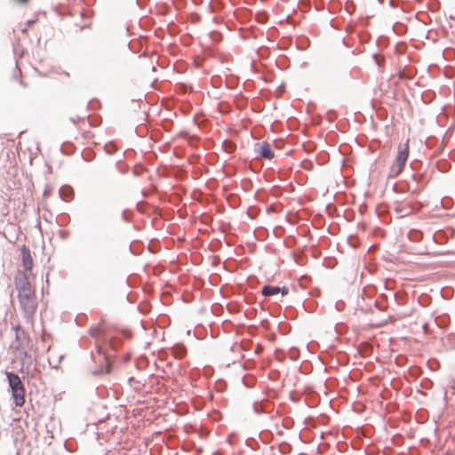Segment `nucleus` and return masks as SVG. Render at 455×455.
Wrapping results in <instances>:
<instances>
[{
    "instance_id": "nucleus-2",
    "label": "nucleus",
    "mask_w": 455,
    "mask_h": 455,
    "mask_svg": "<svg viewBox=\"0 0 455 455\" xmlns=\"http://www.w3.org/2000/svg\"><path fill=\"white\" fill-rule=\"evenodd\" d=\"M409 152V140L398 146L396 156L389 167L387 174L388 179H395L402 173L408 160Z\"/></svg>"
},
{
    "instance_id": "nucleus-9",
    "label": "nucleus",
    "mask_w": 455,
    "mask_h": 455,
    "mask_svg": "<svg viewBox=\"0 0 455 455\" xmlns=\"http://www.w3.org/2000/svg\"><path fill=\"white\" fill-rule=\"evenodd\" d=\"M226 150L228 152H232L235 148V145L232 142H225Z\"/></svg>"
},
{
    "instance_id": "nucleus-1",
    "label": "nucleus",
    "mask_w": 455,
    "mask_h": 455,
    "mask_svg": "<svg viewBox=\"0 0 455 455\" xmlns=\"http://www.w3.org/2000/svg\"><path fill=\"white\" fill-rule=\"evenodd\" d=\"M18 297L22 309L26 314L32 315L36 310L35 291L26 277L17 278L15 281Z\"/></svg>"
},
{
    "instance_id": "nucleus-3",
    "label": "nucleus",
    "mask_w": 455,
    "mask_h": 455,
    "mask_svg": "<svg viewBox=\"0 0 455 455\" xmlns=\"http://www.w3.org/2000/svg\"><path fill=\"white\" fill-rule=\"evenodd\" d=\"M14 404L21 407L25 403V387L20 378L12 372H6Z\"/></svg>"
},
{
    "instance_id": "nucleus-10",
    "label": "nucleus",
    "mask_w": 455,
    "mask_h": 455,
    "mask_svg": "<svg viewBox=\"0 0 455 455\" xmlns=\"http://www.w3.org/2000/svg\"><path fill=\"white\" fill-rule=\"evenodd\" d=\"M15 1H16L17 3H19V4H26L28 2V0H15Z\"/></svg>"
},
{
    "instance_id": "nucleus-5",
    "label": "nucleus",
    "mask_w": 455,
    "mask_h": 455,
    "mask_svg": "<svg viewBox=\"0 0 455 455\" xmlns=\"http://www.w3.org/2000/svg\"><path fill=\"white\" fill-rule=\"evenodd\" d=\"M279 292H282V295L288 294V289L286 287H277V286H271V285H265L262 288V294L264 296H273L275 294H278Z\"/></svg>"
},
{
    "instance_id": "nucleus-7",
    "label": "nucleus",
    "mask_w": 455,
    "mask_h": 455,
    "mask_svg": "<svg viewBox=\"0 0 455 455\" xmlns=\"http://www.w3.org/2000/svg\"><path fill=\"white\" fill-rule=\"evenodd\" d=\"M71 194L72 191L69 188H62L60 189V195L65 201H69L71 199Z\"/></svg>"
},
{
    "instance_id": "nucleus-6",
    "label": "nucleus",
    "mask_w": 455,
    "mask_h": 455,
    "mask_svg": "<svg viewBox=\"0 0 455 455\" xmlns=\"http://www.w3.org/2000/svg\"><path fill=\"white\" fill-rule=\"evenodd\" d=\"M23 265L26 269L30 270L32 268L33 260L28 251H23Z\"/></svg>"
},
{
    "instance_id": "nucleus-4",
    "label": "nucleus",
    "mask_w": 455,
    "mask_h": 455,
    "mask_svg": "<svg viewBox=\"0 0 455 455\" xmlns=\"http://www.w3.org/2000/svg\"><path fill=\"white\" fill-rule=\"evenodd\" d=\"M256 150L263 158L271 160L274 157V152L272 151L270 145L267 142L257 144Z\"/></svg>"
},
{
    "instance_id": "nucleus-8",
    "label": "nucleus",
    "mask_w": 455,
    "mask_h": 455,
    "mask_svg": "<svg viewBox=\"0 0 455 455\" xmlns=\"http://www.w3.org/2000/svg\"><path fill=\"white\" fill-rule=\"evenodd\" d=\"M16 350L17 352L19 353V356L20 357V359L23 361L26 357H30V355H28V351L25 349V347L22 345L20 347H16Z\"/></svg>"
}]
</instances>
